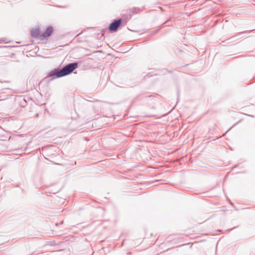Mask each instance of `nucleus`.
Masks as SVG:
<instances>
[{
    "instance_id": "1",
    "label": "nucleus",
    "mask_w": 255,
    "mask_h": 255,
    "mask_svg": "<svg viewBox=\"0 0 255 255\" xmlns=\"http://www.w3.org/2000/svg\"><path fill=\"white\" fill-rule=\"evenodd\" d=\"M78 67V64L76 62L71 63L64 66L61 69L58 71H53L54 75L56 77L59 78L71 73L74 70Z\"/></svg>"
},
{
    "instance_id": "2",
    "label": "nucleus",
    "mask_w": 255,
    "mask_h": 255,
    "mask_svg": "<svg viewBox=\"0 0 255 255\" xmlns=\"http://www.w3.org/2000/svg\"><path fill=\"white\" fill-rule=\"evenodd\" d=\"M121 19H118L111 23L109 26V29L111 31H116L121 24Z\"/></svg>"
},
{
    "instance_id": "3",
    "label": "nucleus",
    "mask_w": 255,
    "mask_h": 255,
    "mask_svg": "<svg viewBox=\"0 0 255 255\" xmlns=\"http://www.w3.org/2000/svg\"><path fill=\"white\" fill-rule=\"evenodd\" d=\"M52 32V28L51 27H49L47 28L46 31L45 32H43V33L40 34L39 39L41 40H43L45 38H47L50 36Z\"/></svg>"
},
{
    "instance_id": "4",
    "label": "nucleus",
    "mask_w": 255,
    "mask_h": 255,
    "mask_svg": "<svg viewBox=\"0 0 255 255\" xmlns=\"http://www.w3.org/2000/svg\"><path fill=\"white\" fill-rule=\"evenodd\" d=\"M52 32V28L51 27H49L47 28L46 31L45 32H43V33L40 34L39 39L41 40H43L45 38H47L50 36Z\"/></svg>"
},
{
    "instance_id": "5",
    "label": "nucleus",
    "mask_w": 255,
    "mask_h": 255,
    "mask_svg": "<svg viewBox=\"0 0 255 255\" xmlns=\"http://www.w3.org/2000/svg\"><path fill=\"white\" fill-rule=\"evenodd\" d=\"M31 35L33 37L39 38V30L37 28L32 29L31 31Z\"/></svg>"
},
{
    "instance_id": "6",
    "label": "nucleus",
    "mask_w": 255,
    "mask_h": 255,
    "mask_svg": "<svg viewBox=\"0 0 255 255\" xmlns=\"http://www.w3.org/2000/svg\"><path fill=\"white\" fill-rule=\"evenodd\" d=\"M242 33V32H240V33H239V34H241Z\"/></svg>"
}]
</instances>
